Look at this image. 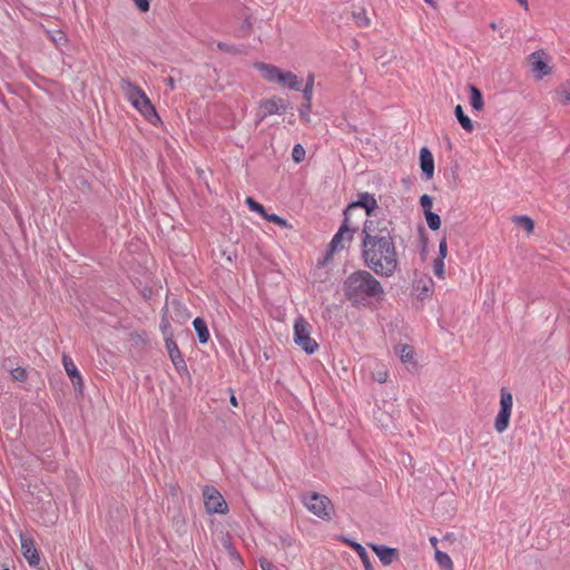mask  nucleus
Wrapping results in <instances>:
<instances>
[{
  "label": "nucleus",
  "mask_w": 570,
  "mask_h": 570,
  "mask_svg": "<svg viewBox=\"0 0 570 570\" xmlns=\"http://www.w3.org/2000/svg\"><path fill=\"white\" fill-rule=\"evenodd\" d=\"M362 257L365 265L376 275L391 277L399 267L396 248L390 230H372L367 222L363 227Z\"/></svg>",
  "instance_id": "obj_1"
},
{
  "label": "nucleus",
  "mask_w": 570,
  "mask_h": 570,
  "mask_svg": "<svg viewBox=\"0 0 570 570\" xmlns=\"http://www.w3.org/2000/svg\"><path fill=\"white\" fill-rule=\"evenodd\" d=\"M343 293L353 305L367 306L384 297L382 284L367 271L350 274L343 282Z\"/></svg>",
  "instance_id": "obj_2"
},
{
  "label": "nucleus",
  "mask_w": 570,
  "mask_h": 570,
  "mask_svg": "<svg viewBox=\"0 0 570 570\" xmlns=\"http://www.w3.org/2000/svg\"><path fill=\"white\" fill-rule=\"evenodd\" d=\"M120 90L124 94L125 98L128 102L150 124L157 125L160 122V118L149 100L146 96L145 91L132 83L129 80L120 81Z\"/></svg>",
  "instance_id": "obj_3"
},
{
  "label": "nucleus",
  "mask_w": 570,
  "mask_h": 570,
  "mask_svg": "<svg viewBox=\"0 0 570 570\" xmlns=\"http://www.w3.org/2000/svg\"><path fill=\"white\" fill-rule=\"evenodd\" d=\"M312 326L303 317L298 316L294 322V343L299 346L307 354H313L317 351L318 344L311 337Z\"/></svg>",
  "instance_id": "obj_4"
},
{
  "label": "nucleus",
  "mask_w": 570,
  "mask_h": 570,
  "mask_svg": "<svg viewBox=\"0 0 570 570\" xmlns=\"http://www.w3.org/2000/svg\"><path fill=\"white\" fill-rule=\"evenodd\" d=\"M303 503L311 513L323 520H330L334 514V507L325 495L315 492L306 493L303 495Z\"/></svg>",
  "instance_id": "obj_5"
},
{
  "label": "nucleus",
  "mask_w": 570,
  "mask_h": 570,
  "mask_svg": "<svg viewBox=\"0 0 570 570\" xmlns=\"http://www.w3.org/2000/svg\"><path fill=\"white\" fill-rule=\"evenodd\" d=\"M376 207V199L372 195L364 193L360 195L356 202L347 206L344 216H346V220H354V217L357 216L358 219L356 222L360 223L364 216L368 217Z\"/></svg>",
  "instance_id": "obj_6"
},
{
  "label": "nucleus",
  "mask_w": 570,
  "mask_h": 570,
  "mask_svg": "<svg viewBox=\"0 0 570 570\" xmlns=\"http://www.w3.org/2000/svg\"><path fill=\"white\" fill-rule=\"evenodd\" d=\"M528 62L535 80H541L553 72L552 57L542 49L530 53Z\"/></svg>",
  "instance_id": "obj_7"
},
{
  "label": "nucleus",
  "mask_w": 570,
  "mask_h": 570,
  "mask_svg": "<svg viewBox=\"0 0 570 570\" xmlns=\"http://www.w3.org/2000/svg\"><path fill=\"white\" fill-rule=\"evenodd\" d=\"M513 406V395L505 387L500 391V410L494 421V429L498 433L508 430Z\"/></svg>",
  "instance_id": "obj_8"
},
{
  "label": "nucleus",
  "mask_w": 570,
  "mask_h": 570,
  "mask_svg": "<svg viewBox=\"0 0 570 570\" xmlns=\"http://www.w3.org/2000/svg\"><path fill=\"white\" fill-rule=\"evenodd\" d=\"M358 227V222L346 220V216H344L343 224L331 240L330 253L333 254L336 250L344 248L345 244L352 240L353 235Z\"/></svg>",
  "instance_id": "obj_9"
},
{
  "label": "nucleus",
  "mask_w": 570,
  "mask_h": 570,
  "mask_svg": "<svg viewBox=\"0 0 570 570\" xmlns=\"http://www.w3.org/2000/svg\"><path fill=\"white\" fill-rule=\"evenodd\" d=\"M205 509L208 513L225 514L228 505L222 493L214 487H205L203 491Z\"/></svg>",
  "instance_id": "obj_10"
},
{
  "label": "nucleus",
  "mask_w": 570,
  "mask_h": 570,
  "mask_svg": "<svg viewBox=\"0 0 570 570\" xmlns=\"http://www.w3.org/2000/svg\"><path fill=\"white\" fill-rule=\"evenodd\" d=\"M20 542H21V551L31 567H37L40 563V556L36 548L35 541L31 537L20 532L19 534Z\"/></svg>",
  "instance_id": "obj_11"
},
{
  "label": "nucleus",
  "mask_w": 570,
  "mask_h": 570,
  "mask_svg": "<svg viewBox=\"0 0 570 570\" xmlns=\"http://www.w3.org/2000/svg\"><path fill=\"white\" fill-rule=\"evenodd\" d=\"M285 109L286 107L281 98H272L262 101L259 106L261 119L271 115L282 114L285 111Z\"/></svg>",
  "instance_id": "obj_12"
},
{
  "label": "nucleus",
  "mask_w": 570,
  "mask_h": 570,
  "mask_svg": "<svg viewBox=\"0 0 570 570\" xmlns=\"http://www.w3.org/2000/svg\"><path fill=\"white\" fill-rule=\"evenodd\" d=\"M371 549L376 553L380 561L384 566L391 564L399 556V552L394 548H390L381 544H370Z\"/></svg>",
  "instance_id": "obj_13"
},
{
  "label": "nucleus",
  "mask_w": 570,
  "mask_h": 570,
  "mask_svg": "<svg viewBox=\"0 0 570 570\" xmlns=\"http://www.w3.org/2000/svg\"><path fill=\"white\" fill-rule=\"evenodd\" d=\"M254 67L259 71L261 76L268 82H277L282 69L274 65H267L264 62H256Z\"/></svg>",
  "instance_id": "obj_14"
},
{
  "label": "nucleus",
  "mask_w": 570,
  "mask_h": 570,
  "mask_svg": "<svg viewBox=\"0 0 570 570\" xmlns=\"http://www.w3.org/2000/svg\"><path fill=\"white\" fill-rule=\"evenodd\" d=\"M62 363L65 371L70 377L72 384L75 386H82V377L71 357H69L68 355H63Z\"/></svg>",
  "instance_id": "obj_15"
},
{
  "label": "nucleus",
  "mask_w": 570,
  "mask_h": 570,
  "mask_svg": "<svg viewBox=\"0 0 570 570\" xmlns=\"http://www.w3.org/2000/svg\"><path fill=\"white\" fill-rule=\"evenodd\" d=\"M420 165L426 177L431 178L434 174V159L431 151L425 147L420 150Z\"/></svg>",
  "instance_id": "obj_16"
},
{
  "label": "nucleus",
  "mask_w": 570,
  "mask_h": 570,
  "mask_svg": "<svg viewBox=\"0 0 570 570\" xmlns=\"http://www.w3.org/2000/svg\"><path fill=\"white\" fill-rule=\"evenodd\" d=\"M395 354L400 357L402 363L407 366H415L414 350L410 345L399 344L394 348Z\"/></svg>",
  "instance_id": "obj_17"
},
{
  "label": "nucleus",
  "mask_w": 570,
  "mask_h": 570,
  "mask_svg": "<svg viewBox=\"0 0 570 570\" xmlns=\"http://www.w3.org/2000/svg\"><path fill=\"white\" fill-rule=\"evenodd\" d=\"M278 85L293 89V90H299L301 89V82L297 78V76L291 71H284L282 70L281 76L277 80Z\"/></svg>",
  "instance_id": "obj_18"
},
{
  "label": "nucleus",
  "mask_w": 570,
  "mask_h": 570,
  "mask_svg": "<svg viewBox=\"0 0 570 570\" xmlns=\"http://www.w3.org/2000/svg\"><path fill=\"white\" fill-rule=\"evenodd\" d=\"M414 288L417 293V297L423 299L432 293L433 281L431 278H419L414 283Z\"/></svg>",
  "instance_id": "obj_19"
},
{
  "label": "nucleus",
  "mask_w": 570,
  "mask_h": 570,
  "mask_svg": "<svg viewBox=\"0 0 570 570\" xmlns=\"http://www.w3.org/2000/svg\"><path fill=\"white\" fill-rule=\"evenodd\" d=\"M346 542L357 553V556L360 557V559L364 566V569L365 570H374L365 548L363 546H361L358 542H355L352 540H347Z\"/></svg>",
  "instance_id": "obj_20"
},
{
  "label": "nucleus",
  "mask_w": 570,
  "mask_h": 570,
  "mask_svg": "<svg viewBox=\"0 0 570 570\" xmlns=\"http://www.w3.org/2000/svg\"><path fill=\"white\" fill-rule=\"evenodd\" d=\"M352 17L356 26L360 28H367L371 24V18L368 17L367 11L362 7L355 8L352 12Z\"/></svg>",
  "instance_id": "obj_21"
},
{
  "label": "nucleus",
  "mask_w": 570,
  "mask_h": 570,
  "mask_svg": "<svg viewBox=\"0 0 570 570\" xmlns=\"http://www.w3.org/2000/svg\"><path fill=\"white\" fill-rule=\"evenodd\" d=\"M556 100L561 105L570 104V80L560 83L556 89Z\"/></svg>",
  "instance_id": "obj_22"
},
{
  "label": "nucleus",
  "mask_w": 570,
  "mask_h": 570,
  "mask_svg": "<svg viewBox=\"0 0 570 570\" xmlns=\"http://www.w3.org/2000/svg\"><path fill=\"white\" fill-rule=\"evenodd\" d=\"M193 325L197 333L198 341L202 344L207 343L209 340V332H208L205 321L200 317H197L194 320Z\"/></svg>",
  "instance_id": "obj_23"
},
{
  "label": "nucleus",
  "mask_w": 570,
  "mask_h": 570,
  "mask_svg": "<svg viewBox=\"0 0 570 570\" xmlns=\"http://www.w3.org/2000/svg\"><path fill=\"white\" fill-rule=\"evenodd\" d=\"M455 117L462 128L466 130L468 132H471L474 129V125L472 120L464 114L463 108L461 105H458L454 109Z\"/></svg>",
  "instance_id": "obj_24"
},
{
  "label": "nucleus",
  "mask_w": 570,
  "mask_h": 570,
  "mask_svg": "<svg viewBox=\"0 0 570 570\" xmlns=\"http://www.w3.org/2000/svg\"><path fill=\"white\" fill-rule=\"evenodd\" d=\"M470 91V105L474 110H481L483 108V98L481 91L473 85L469 86Z\"/></svg>",
  "instance_id": "obj_25"
},
{
  "label": "nucleus",
  "mask_w": 570,
  "mask_h": 570,
  "mask_svg": "<svg viewBox=\"0 0 570 570\" xmlns=\"http://www.w3.org/2000/svg\"><path fill=\"white\" fill-rule=\"evenodd\" d=\"M435 561L443 570H453V562L450 556L439 549H435Z\"/></svg>",
  "instance_id": "obj_26"
},
{
  "label": "nucleus",
  "mask_w": 570,
  "mask_h": 570,
  "mask_svg": "<svg viewBox=\"0 0 570 570\" xmlns=\"http://www.w3.org/2000/svg\"><path fill=\"white\" fill-rule=\"evenodd\" d=\"M513 223L523 228L528 234H531L534 229V223L529 216H515L513 217Z\"/></svg>",
  "instance_id": "obj_27"
},
{
  "label": "nucleus",
  "mask_w": 570,
  "mask_h": 570,
  "mask_svg": "<svg viewBox=\"0 0 570 570\" xmlns=\"http://www.w3.org/2000/svg\"><path fill=\"white\" fill-rule=\"evenodd\" d=\"M166 347L169 354V357L171 361H175L176 358L181 357L180 351L177 346V344L174 342L173 338L166 337Z\"/></svg>",
  "instance_id": "obj_28"
},
{
  "label": "nucleus",
  "mask_w": 570,
  "mask_h": 570,
  "mask_svg": "<svg viewBox=\"0 0 570 570\" xmlns=\"http://www.w3.org/2000/svg\"><path fill=\"white\" fill-rule=\"evenodd\" d=\"M426 224L432 230H438L441 226V218L438 214L429 212L424 214Z\"/></svg>",
  "instance_id": "obj_29"
},
{
  "label": "nucleus",
  "mask_w": 570,
  "mask_h": 570,
  "mask_svg": "<svg viewBox=\"0 0 570 570\" xmlns=\"http://www.w3.org/2000/svg\"><path fill=\"white\" fill-rule=\"evenodd\" d=\"M313 87H314V76L311 73V75H308L305 88L303 89L304 98L307 101V108L311 105Z\"/></svg>",
  "instance_id": "obj_30"
},
{
  "label": "nucleus",
  "mask_w": 570,
  "mask_h": 570,
  "mask_svg": "<svg viewBox=\"0 0 570 570\" xmlns=\"http://www.w3.org/2000/svg\"><path fill=\"white\" fill-rule=\"evenodd\" d=\"M245 204L248 206V208L252 212L259 214L262 217H264V215H266V213H267L265 210L264 206L262 204L257 203L256 200H254L252 197H247L245 199Z\"/></svg>",
  "instance_id": "obj_31"
},
{
  "label": "nucleus",
  "mask_w": 570,
  "mask_h": 570,
  "mask_svg": "<svg viewBox=\"0 0 570 570\" xmlns=\"http://www.w3.org/2000/svg\"><path fill=\"white\" fill-rule=\"evenodd\" d=\"M264 218L271 223L278 225L282 228H291L292 227L286 219L282 218L281 216H278L276 214L266 213V215H264Z\"/></svg>",
  "instance_id": "obj_32"
},
{
  "label": "nucleus",
  "mask_w": 570,
  "mask_h": 570,
  "mask_svg": "<svg viewBox=\"0 0 570 570\" xmlns=\"http://www.w3.org/2000/svg\"><path fill=\"white\" fill-rule=\"evenodd\" d=\"M305 157V149L303 148L302 145L297 144L293 147V150H292V158L295 163H301L303 161Z\"/></svg>",
  "instance_id": "obj_33"
},
{
  "label": "nucleus",
  "mask_w": 570,
  "mask_h": 570,
  "mask_svg": "<svg viewBox=\"0 0 570 570\" xmlns=\"http://www.w3.org/2000/svg\"><path fill=\"white\" fill-rule=\"evenodd\" d=\"M433 272H434L435 276H438L439 278H444V274H445L444 259L436 258L434 261Z\"/></svg>",
  "instance_id": "obj_34"
},
{
  "label": "nucleus",
  "mask_w": 570,
  "mask_h": 570,
  "mask_svg": "<svg viewBox=\"0 0 570 570\" xmlns=\"http://www.w3.org/2000/svg\"><path fill=\"white\" fill-rule=\"evenodd\" d=\"M420 205L424 212V214L429 213V212H432V206H433V198L429 195H422L420 197Z\"/></svg>",
  "instance_id": "obj_35"
},
{
  "label": "nucleus",
  "mask_w": 570,
  "mask_h": 570,
  "mask_svg": "<svg viewBox=\"0 0 570 570\" xmlns=\"http://www.w3.org/2000/svg\"><path fill=\"white\" fill-rule=\"evenodd\" d=\"M11 377L18 382H24L27 380V372L23 367H16L11 371Z\"/></svg>",
  "instance_id": "obj_36"
},
{
  "label": "nucleus",
  "mask_w": 570,
  "mask_h": 570,
  "mask_svg": "<svg viewBox=\"0 0 570 570\" xmlns=\"http://www.w3.org/2000/svg\"><path fill=\"white\" fill-rule=\"evenodd\" d=\"M171 362L179 373L187 371L186 362L184 361L183 356Z\"/></svg>",
  "instance_id": "obj_37"
},
{
  "label": "nucleus",
  "mask_w": 570,
  "mask_h": 570,
  "mask_svg": "<svg viewBox=\"0 0 570 570\" xmlns=\"http://www.w3.org/2000/svg\"><path fill=\"white\" fill-rule=\"evenodd\" d=\"M448 255V245H446V240L445 239H442L439 244V257L438 258H442L444 259Z\"/></svg>",
  "instance_id": "obj_38"
},
{
  "label": "nucleus",
  "mask_w": 570,
  "mask_h": 570,
  "mask_svg": "<svg viewBox=\"0 0 570 570\" xmlns=\"http://www.w3.org/2000/svg\"><path fill=\"white\" fill-rule=\"evenodd\" d=\"M387 372L382 370V371H377L375 374H374V379L375 381H377L379 383H384L386 382L387 380Z\"/></svg>",
  "instance_id": "obj_39"
},
{
  "label": "nucleus",
  "mask_w": 570,
  "mask_h": 570,
  "mask_svg": "<svg viewBox=\"0 0 570 570\" xmlns=\"http://www.w3.org/2000/svg\"><path fill=\"white\" fill-rule=\"evenodd\" d=\"M259 566H261L262 570H277L276 567L267 559H262L259 561Z\"/></svg>",
  "instance_id": "obj_40"
},
{
  "label": "nucleus",
  "mask_w": 570,
  "mask_h": 570,
  "mask_svg": "<svg viewBox=\"0 0 570 570\" xmlns=\"http://www.w3.org/2000/svg\"><path fill=\"white\" fill-rule=\"evenodd\" d=\"M136 4L141 11H147L149 8L148 0H136Z\"/></svg>",
  "instance_id": "obj_41"
},
{
  "label": "nucleus",
  "mask_w": 570,
  "mask_h": 570,
  "mask_svg": "<svg viewBox=\"0 0 570 570\" xmlns=\"http://www.w3.org/2000/svg\"><path fill=\"white\" fill-rule=\"evenodd\" d=\"M309 108H311V106L307 108V104H306L305 107L303 109H301L299 114L303 119H307Z\"/></svg>",
  "instance_id": "obj_42"
},
{
  "label": "nucleus",
  "mask_w": 570,
  "mask_h": 570,
  "mask_svg": "<svg viewBox=\"0 0 570 570\" xmlns=\"http://www.w3.org/2000/svg\"><path fill=\"white\" fill-rule=\"evenodd\" d=\"M520 6L524 8V10H529L528 1L527 0H517Z\"/></svg>",
  "instance_id": "obj_43"
},
{
  "label": "nucleus",
  "mask_w": 570,
  "mask_h": 570,
  "mask_svg": "<svg viewBox=\"0 0 570 570\" xmlns=\"http://www.w3.org/2000/svg\"><path fill=\"white\" fill-rule=\"evenodd\" d=\"M230 403L235 407L238 405L237 399L234 395H232V397H230Z\"/></svg>",
  "instance_id": "obj_44"
},
{
  "label": "nucleus",
  "mask_w": 570,
  "mask_h": 570,
  "mask_svg": "<svg viewBox=\"0 0 570 570\" xmlns=\"http://www.w3.org/2000/svg\"><path fill=\"white\" fill-rule=\"evenodd\" d=\"M430 542H431V544H432L434 548H436L438 539H436L435 537H431V538H430Z\"/></svg>",
  "instance_id": "obj_45"
},
{
  "label": "nucleus",
  "mask_w": 570,
  "mask_h": 570,
  "mask_svg": "<svg viewBox=\"0 0 570 570\" xmlns=\"http://www.w3.org/2000/svg\"><path fill=\"white\" fill-rule=\"evenodd\" d=\"M167 85H168L171 89H174V87H175L174 79H173V78H168V79H167Z\"/></svg>",
  "instance_id": "obj_46"
},
{
  "label": "nucleus",
  "mask_w": 570,
  "mask_h": 570,
  "mask_svg": "<svg viewBox=\"0 0 570 570\" xmlns=\"http://www.w3.org/2000/svg\"><path fill=\"white\" fill-rule=\"evenodd\" d=\"M167 327H168V323H167L166 321H164V322L161 323V328H163V331L165 332Z\"/></svg>",
  "instance_id": "obj_47"
},
{
  "label": "nucleus",
  "mask_w": 570,
  "mask_h": 570,
  "mask_svg": "<svg viewBox=\"0 0 570 570\" xmlns=\"http://www.w3.org/2000/svg\"><path fill=\"white\" fill-rule=\"evenodd\" d=\"M218 47H219L220 49L227 50V46H225V45L219 43V45H218Z\"/></svg>",
  "instance_id": "obj_48"
},
{
  "label": "nucleus",
  "mask_w": 570,
  "mask_h": 570,
  "mask_svg": "<svg viewBox=\"0 0 570 570\" xmlns=\"http://www.w3.org/2000/svg\"><path fill=\"white\" fill-rule=\"evenodd\" d=\"M490 27H491L493 30H495V29H497V24H495L494 22H493V23H491V26H490Z\"/></svg>",
  "instance_id": "obj_49"
},
{
  "label": "nucleus",
  "mask_w": 570,
  "mask_h": 570,
  "mask_svg": "<svg viewBox=\"0 0 570 570\" xmlns=\"http://www.w3.org/2000/svg\"><path fill=\"white\" fill-rule=\"evenodd\" d=\"M59 39H62V36L56 37L55 42H58Z\"/></svg>",
  "instance_id": "obj_50"
},
{
  "label": "nucleus",
  "mask_w": 570,
  "mask_h": 570,
  "mask_svg": "<svg viewBox=\"0 0 570 570\" xmlns=\"http://www.w3.org/2000/svg\"><path fill=\"white\" fill-rule=\"evenodd\" d=\"M59 39H62V36L56 37L55 42H58Z\"/></svg>",
  "instance_id": "obj_51"
},
{
  "label": "nucleus",
  "mask_w": 570,
  "mask_h": 570,
  "mask_svg": "<svg viewBox=\"0 0 570 570\" xmlns=\"http://www.w3.org/2000/svg\"><path fill=\"white\" fill-rule=\"evenodd\" d=\"M59 39H62V36L56 37L55 42H58Z\"/></svg>",
  "instance_id": "obj_52"
},
{
  "label": "nucleus",
  "mask_w": 570,
  "mask_h": 570,
  "mask_svg": "<svg viewBox=\"0 0 570 570\" xmlns=\"http://www.w3.org/2000/svg\"><path fill=\"white\" fill-rule=\"evenodd\" d=\"M425 2H428V3H432V1H431V0H425Z\"/></svg>",
  "instance_id": "obj_53"
},
{
  "label": "nucleus",
  "mask_w": 570,
  "mask_h": 570,
  "mask_svg": "<svg viewBox=\"0 0 570 570\" xmlns=\"http://www.w3.org/2000/svg\"><path fill=\"white\" fill-rule=\"evenodd\" d=\"M3 570H9V569H7V568H6V569H3Z\"/></svg>",
  "instance_id": "obj_54"
}]
</instances>
